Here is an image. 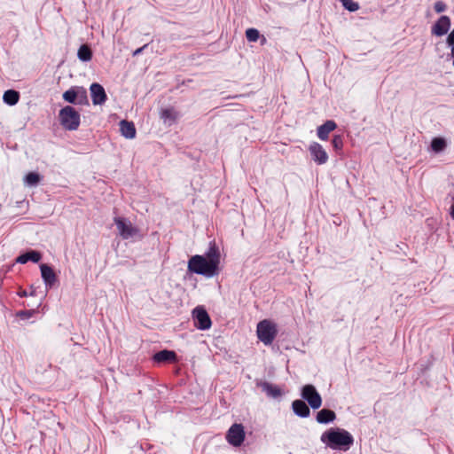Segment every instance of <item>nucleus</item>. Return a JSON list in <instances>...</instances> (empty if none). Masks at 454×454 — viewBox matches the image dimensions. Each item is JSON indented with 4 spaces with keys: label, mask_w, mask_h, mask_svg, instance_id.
<instances>
[{
    "label": "nucleus",
    "mask_w": 454,
    "mask_h": 454,
    "mask_svg": "<svg viewBox=\"0 0 454 454\" xmlns=\"http://www.w3.org/2000/svg\"><path fill=\"white\" fill-rule=\"evenodd\" d=\"M90 94L92 103L94 105H102L106 101V94L105 89L99 83H92L90 85Z\"/></svg>",
    "instance_id": "12"
},
{
    "label": "nucleus",
    "mask_w": 454,
    "mask_h": 454,
    "mask_svg": "<svg viewBox=\"0 0 454 454\" xmlns=\"http://www.w3.org/2000/svg\"><path fill=\"white\" fill-rule=\"evenodd\" d=\"M321 442L333 450H347L354 442L350 433L340 428H330L320 437Z\"/></svg>",
    "instance_id": "2"
},
{
    "label": "nucleus",
    "mask_w": 454,
    "mask_h": 454,
    "mask_svg": "<svg viewBox=\"0 0 454 454\" xmlns=\"http://www.w3.org/2000/svg\"><path fill=\"white\" fill-rule=\"evenodd\" d=\"M246 37L249 42H256L260 38L259 31L256 28H248L246 30Z\"/></svg>",
    "instance_id": "26"
},
{
    "label": "nucleus",
    "mask_w": 454,
    "mask_h": 454,
    "mask_svg": "<svg viewBox=\"0 0 454 454\" xmlns=\"http://www.w3.org/2000/svg\"><path fill=\"white\" fill-rule=\"evenodd\" d=\"M40 270H41L42 278H43L46 287H48V288L52 287V286L57 281V277H56V274H55L54 270H52V268L47 264H41Z\"/></svg>",
    "instance_id": "13"
},
{
    "label": "nucleus",
    "mask_w": 454,
    "mask_h": 454,
    "mask_svg": "<svg viewBox=\"0 0 454 454\" xmlns=\"http://www.w3.org/2000/svg\"><path fill=\"white\" fill-rule=\"evenodd\" d=\"M340 2H342L343 0H340Z\"/></svg>",
    "instance_id": "33"
},
{
    "label": "nucleus",
    "mask_w": 454,
    "mask_h": 454,
    "mask_svg": "<svg viewBox=\"0 0 454 454\" xmlns=\"http://www.w3.org/2000/svg\"><path fill=\"white\" fill-rule=\"evenodd\" d=\"M332 145L335 150H340L343 146V140L341 136L335 135L333 137Z\"/></svg>",
    "instance_id": "29"
},
{
    "label": "nucleus",
    "mask_w": 454,
    "mask_h": 454,
    "mask_svg": "<svg viewBox=\"0 0 454 454\" xmlns=\"http://www.w3.org/2000/svg\"><path fill=\"white\" fill-rule=\"evenodd\" d=\"M309 151L312 160L318 165L325 164L328 160V154L324 147L317 143L313 142L309 146Z\"/></svg>",
    "instance_id": "10"
},
{
    "label": "nucleus",
    "mask_w": 454,
    "mask_h": 454,
    "mask_svg": "<svg viewBox=\"0 0 454 454\" xmlns=\"http://www.w3.org/2000/svg\"><path fill=\"white\" fill-rule=\"evenodd\" d=\"M257 386L260 387L262 390L265 392L266 395L270 397L278 398L281 395L280 388L278 386L273 385L270 382H259L257 383Z\"/></svg>",
    "instance_id": "17"
},
{
    "label": "nucleus",
    "mask_w": 454,
    "mask_h": 454,
    "mask_svg": "<svg viewBox=\"0 0 454 454\" xmlns=\"http://www.w3.org/2000/svg\"><path fill=\"white\" fill-rule=\"evenodd\" d=\"M292 408L295 415L301 418H308L310 414L309 406L302 400H294Z\"/></svg>",
    "instance_id": "16"
},
{
    "label": "nucleus",
    "mask_w": 454,
    "mask_h": 454,
    "mask_svg": "<svg viewBox=\"0 0 454 454\" xmlns=\"http://www.w3.org/2000/svg\"><path fill=\"white\" fill-rule=\"evenodd\" d=\"M256 333L264 345H270L278 333L277 325L270 320L263 319L257 324Z\"/></svg>",
    "instance_id": "3"
},
{
    "label": "nucleus",
    "mask_w": 454,
    "mask_h": 454,
    "mask_svg": "<svg viewBox=\"0 0 454 454\" xmlns=\"http://www.w3.org/2000/svg\"><path fill=\"white\" fill-rule=\"evenodd\" d=\"M120 130L121 135L126 138L131 139L136 137V128L133 122L121 121L120 122Z\"/></svg>",
    "instance_id": "21"
},
{
    "label": "nucleus",
    "mask_w": 454,
    "mask_h": 454,
    "mask_svg": "<svg viewBox=\"0 0 454 454\" xmlns=\"http://www.w3.org/2000/svg\"><path fill=\"white\" fill-rule=\"evenodd\" d=\"M4 102L9 106H14L20 99V94L18 91L13 90H8L4 93Z\"/></svg>",
    "instance_id": "22"
},
{
    "label": "nucleus",
    "mask_w": 454,
    "mask_h": 454,
    "mask_svg": "<svg viewBox=\"0 0 454 454\" xmlns=\"http://www.w3.org/2000/svg\"><path fill=\"white\" fill-rule=\"evenodd\" d=\"M316 419L320 424H328L336 419V414L332 410L323 409L317 412Z\"/></svg>",
    "instance_id": "20"
},
{
    "label": "nucleus",
    "mask_w": 454,
    "mask_h": 454,
    "mask_svg": "<svg viewBox=\"0 0 454 454\" xmlns=\"http://www.w3.org/2000/svg\"><path fill=\"white\" fill-rule=\"evenodd\" d=\"M42 258V254L40 252L35 250L28 251L25 254H20L16 259V262L21 264L27 263L31 261L33 262H38Z\"/></svg>",
    "instance_id": "19"
},
{
    "label": "nucleus",
    "mask_w": 454,
    "mask_h": 454,
    "mask_svg": "<svg viewBox=\"0 0 454 454\" xmlns=\"http://www.w3.org/2000/svg\"><path fill=\"white\" fill-rule=\"evenodd\" d=\"M301 395L314 410L318 409L322 405L321 395L313 385L308 384L303 386Z\"/></svg>",
    "instance_id": "8"
},
{
    "label": "nucleus",
    "mask_w": 454,
    "mask_h": 454,
    "mask_svg": "<svg viewBox=\"0 0 454 454\" xmlns=\"http://www.w3.org/2000/svg\"><path fill=\"white\" fill-rule=\"evenodd\" d=\"M42 179V176L35 172H29L25 176L24 182L28 186H36Z\"/></svg>",
    "instance_id": "24"
},
{
    "label": "nucleus",
    "mask_w": 454,
    "mask_h": 454,
    "mask_svg": "<svg viewBox=\"0 0 454 454\" xmlns=\"http://www.w3.org/2000/svg\"><path fill=\"white\" fill-rule=\"evenodd\" d=\"M147 47V44H145L144 46L137 49L134 52H133V56H137V55H139L143 52V51Z\"/></svg>",
    "instance_id": "31"
},
{
    "label": "nucleus",
    "mask_w": 454,
    "mask_h": 454,
    "mask_svg": "<svg viewBox=\"0 0 454 454\" xmlns=\"http://www.w3.org/2000/svg\"><path fill=\"white\" fill-rule=\"evenodd\" d=\"M345 9L349 12H356L359 9V4L353 0H343L340 2Z\"/></svg>",
    "instance_id": "27"
},
{
    "label": "nucleus",
    "mask_w": 454,
    "mask_h": 454,
    "mask_svg": "<svg viewBox=\"0 0 454 454\" xmlns=\"http://www.w3.org/2000/svg\"><path fill=\"white\" fill-rule=\"evenodd\" d=\"M337 125L333 121H326L324 124L317 128V137L321 140H327L330 132L336 129Z\"/></svg>",
    "instance_id": "15"
},
{
    "label": "nucleus",
    "mask_w": 454,
    "mask_h": 454,
    "mask_svg": "<svg viewBox=\"0 0 454 454\" xmlns=\"http://www.w3.org/2000/svg\"><path fill=\"white\" fill-rule=\"evenodd\" d=\"M445 10H446V4L443 2L438 1L434 4V11L437 13L443 12Z\"/></svg>",
    "instance_id": "30"
},
{
    "label": "nucleus",
    "mask_w": 454,
    "mask_h": 454,
    "mask_svg": "<svg viewBox=\"0 0 454 454\" xmlns=\"http://www.w3.org/2000/svg\"><path fill=\"white\" fill-rule=\"evenodd\" d=\"M226 439L232 446H240L245 440L243 426L240 424H233L226 434Z\"/></svg>",
    "instance_id": "9"
},
{
    "label": "nucleus",
    "mask_w": 454,
    "mask_h": 454,
    "mask_svg": "<svg viewBox=\"0 0 454 454\" xmlns=\"http://www.w3.org/2000/svg\"><path fill=\"white\" fill-rule=\"evenodd\" d=\"M160 116L164 123L171 125L177 120L179 114L173 107H168L161 109Z\"/></svg>",
    "instance_id": "18"
},
{
    "label": "nucleus",
    "mask_w": 454,
    "mask_h": 454,
    "mask_svg": "<svg viewBox=\"0 0 454 454\" xmlns=\"http://www.w3.org/2000/svg\"><path fill=\"white\" fill-rule=\"evenodd\" d=\"M446 43L450 48V56L453 59L452 65L454 67V29L449 34Z\"/></svg>",
    "instance_id": "28"
},
{
    "label": "nucleus",
    "mask_w": 454,
    "mask_h": 454,
    "mask_svg": "<svg viewBox=\"0 0 454 454\" xmlns=\"http://www.w3.org/2000/svg\"><path fill=\"white\" fill-rule=\"evenodd\" d=\"M450 19L446 15H442L433 26L432 33L437 36H442L447 34V32L450 30Z\"/></svg>",
    "instance_id": "11"
},
{
    "label": "nucleus",
    "mask_w": 454,
    "mask_h": 454,
    "mask_svg": "<svg viewBox=\"0 0 454 454\" xmlns=\"http://www.w3.org/2000/svg\"><path fill=\"white\" fill-rule=\"evenodd\" d=\"M114 222L116 225L120 236L123 239H129L139 234V230L133 226L129 219L124 217H114Z\"/></svg>",
    "instance_id": "5"
},
{
    "label": "nucleus",
    "mask_w": 454,
    "mask_h": 454,
    "mask_svg": "<svg viewBox=\"0 0 454 454\" xmlns=\"http://www.w3.org/2000/svg\"><path fill=\"white\" fill-rule=\"evenodd\" d=\"M19 294H20V296H21V297H25V296H27V292H26V291L20 292Z\"/></svg>",
    "instance_id": "32"
},
{
    "label": "nucleus",
    "mask_w": 454,
    "mask_h": 454,
    "mask_svg": "<svg viewBox=\"0 0 454 454\" xmlns=\"http://www.w3.org/2000/svg\"><path fill=\"white\" fill-rule=\"evenodd\" d=\"M153 359L155 363H174L176 361V354L172 350H160L155 353L153 356Z\"/></svg>",
    "instance_id": "14"
},
{
    "label": "nucleus",
    "mask_w": 454,
    "mask_h": 454,
    "mask_svg": "<svg viewBox=\"0 0 454 454\" xmlns=\"http://www.w3.org/2000/svg\"><path fill=\"white\" fill-rule=\"evenodd\" d=\"M77 57L83 62H88L92 59V51L87 44H82L78 49Z\"/></svg>",
    "instance_id": "23"
},
{
    "label": "nucleus",
    "mask_w": 454,
    "mask_h": 454,
    "mask_svg": "<svg viewBox=\"0 0 454 454\" xmlns=\"http://www.w3.org/2000/svg\"><path fill=\"white\" fill-rule=\"evenodd\" d=\"M59 120L61 125L67 130H76L80 126V114L69 106L59 111Z\"/></svg>",
    "instance_id": "4"
},
{
    "label": "nucleus",
    "mask_w": 454,
    "mask_h": 454,
    "mask_svg": "<svg viewBox=\"0 0 454 454\" xmlns=\"http://www.w3.org/2000/svg\"><path fill=\"white\" fill-rule=\"evenodd\" d=\"M63 99L71 104L88 105L87 90L83 87H72L63 93Z\"/></svg>",
    "instance_id": "6"
},
{
    "label": "nucleus",
    "mask_w": 454,
    "mask_h": 454,
    "mask_svg": "<svg viewBox=\"0 0 454 454\" xmlns=\"http://www.w3.org/2000/svg\"><path fill=\"white\" fill-rule=\"evenodd\" d=\"M194 326L205 331L211 327L212 322L207 310L202 306H198L192 310Z\"/></svg>",
    "instance_id": "7"
},
{
    "label": "nucleus",
    "mask_w": 454,
    "mask_h": 454,
    "mask_svg": "<svg viewBox=\"0 0 454 454\" xmlns=\"http://www.w3.org/2000/svg\"><path fill=\"white\" fill-rule=\"evenodd\" d=\"M220 251L215 242H210L205 255H192L187 264L188 271L206 278L219 274Z\"/></svg>",
    "instance_id": "1"
},
{
    "label": "nucleus",
    "mask_w": 454,
    "mask_h": 454,
    "mask_svg": "<svg viewBox=\"0 0 454 454\" xmlns=\"http://www.w3.org/2000/svg\"><path fill=\"white\" fill-rule=\"evenodd\" d=\"M446 147V142L442 137H435L431 142V148L435 153L443 151Z\"/></svg>",
    "instance_id": "25"
}]
</instances>
